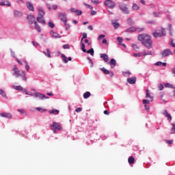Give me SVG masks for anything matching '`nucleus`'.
<instances>
[{
	"mask_svg": "<svg viewBox=\"0 0 175 175\" xmlns=\"http://www.w3.org/2000/svg\"><path fill=\"white\" fill-rule=\"evenodd\" d=\"M137 39L147 49H152V38L151 36L147 33H143L139 35Z\"/></svg>",
	"mask_w": 175,
	"mask_h": 175,
	"instance_id": "f257e3e1",
	"label": "nucleus"
},
{
	"mask_svg": "<svg viewBox=\"0 0 175 175\" xmlns=\"http://www.w3.org/2000/svg\"><path fill=\"white\" fill-rule=\"evenodd\" d=\"M14 73V76H16V77H22V79L24 80V81H27V77L25 76V71H20L18 70V68L15 66V67L12 69Z\"/></svg>",
	"mask_w": 175,
	"mask_h": 175,
	"instance_id": "f03ea898",
	"label": "nucleus"
},
{
	"mask_svg": "<svg viewBox=\"0 0 175 175\" xmlns=\"http://www.w3.org/2000/svg\"><path fill=\"white\" fill-rule=\"evenodd\" d=\"M39 10V14L37 17V21L38 23H40L41 24H46V21H44V18L43 17H44V11H43V8H38Z\"/></svg>",
	"mask_w": 175,
	"mask_h": 175,
	"instance_id": "7ed1b4c3",
	"label": "nucleus"
},
{
	"mask_svg": "<svg viewBox=\"0 0 175 175\" xmlns=\"http://www.w3.org/2000/svg\"><path fill=\"white\" fill-rule=\"evenodd\" d=\"M58 18L64 23L65 26H66V23L68 22V18H66V14L65 13L59 12L58 14Z\"/></svg>",
	"mask_w": 175,
	"mask_h": 175,
	"instance_id": "20e7f679",
	"label": "nucleus"
},
{
	"mask_svg": "<svg viewBox=\"0 0 175 175\" xmlns=\"http://www.w3.org/2000/svg\"><path fill=\"white\" fill-rule=\"evenodd\" d=\"M82 36L83 37L81 40V50H82V51H83V53H85V51H87V49H85V44H84V43H83V40H84V39H86L87 33H83Z\"/></svg>",
	"mask_w": 175,
	"mask_h": 175,
	"instance_id": "39448f33",
	"label": "nucleus"
},
{
	"mask_svg": "<svg viewBox=\"0 0 175 175\" xmlns=\"http://www.w3.org/2000/svg\"><path fill=\"white\" fill-rule=\"evenodd\" d=\"M51 128H55V129H57V131H62V126H61V124L53 122V124H50Z\"/></svg>",
	"mask_w": 175,
	"mask_h": 175,
	"instance_id": "423d86ee",
	"label": "nucleus"
},
{
	"mask_svg": "<svg viewBox=\"0 0 175 175\" xmlns=\"http://www.w3.org/2000/svg\"><path fill=\"white\" fill-rule=\"evenodd\" d=\"M119 8L124 14H129V10H128V7H126V5L121 4L120 5Z\"/></svg>",
	"mask_w": 175,
	"mask_h": 175,
	"instance_id": "0eeeda50",
	"label": "nucleus"
},
{
	"mask_svg": "<svg viewBox=\"0 0 175 175\" xmlns=\"http://www.w3.org/2000/svg\"><path fill=\"white\" fill-rule=\"evenodd\" d=\"M105 5L110 8L111 9H113L116 8V3L113 2L111 0H107L105 2Z\"/></svg>",
	"mask_w": 175,
	"mask_h": 175,
	"instance_id": "6e6552de",
	"label": "nucleus"
},
{
	"mask_svg": "<svg viewBox=\"0 0 175 175\" xmlns=\"http://www.w3.org/2000/svg\"><path fill=\"white\" fill-rule=\"evenodd\" d=\"M100 70H102V72H103L104 75H109V76L111 77H113V76H114V73H113L112 71H109V70H107L105 68H100Z\"/></svg>",
	"mask_w": 175,
	"mask_h": 175,
	"instance_id": "1a4fd4ad",
	"label": "nucleus"
},
{
	"mask_svg": "<svg viewBox=\"0 0 175 175\" xmlns=\"http://www.w3.org/2000/svg\"><path fill=\"white\" fill-rule=\"evenodd\" d=\"M161 54L163 57H165L172 55V51H170V49H165Z\"/></svg>",
	"mask_w": 175,
	"mask_h": 175,
	"instance_id": "9d476101",
	"label": "nucleus"
},
{
	"mask_svg": "<svg viewBox=\"0 0 175 175\" xmlns=\"http://www.w3.org/2000/svg\"><path fill=\"white\" fill-rule=\"evenodd\" d=\"M0 6H8V7H10V6H12V3H10V1H9L8 0H2L0 2Z\"/></svg>",
	"mask_w": 175,
	"mask_h": 175,
	"instance_id": "9b49d317",
	"label": "nucleus"
},
{
	"mask_svg": "<svg viewBox=\"0 0 175 175\" xmlns=\"http://www.w3.org/2000/svg\"><path fill=\"white\" fill-rule=\"evenodd\" d=\"M34 96L36 98H39V99H49V97L41 93H34Z\"/></svg>",
	"mask_w": 175,
	"mask_h": 175,
	"instance_id": "f8f14e48",
	"label": "nucleus"
},
{
	"mask_svg": "<svg viewBox=\"0 0 175 175\" xmlns=\"http://www.w3.org/2000/svg\"><path fill=\"white\" fill-rule=\"evenodd\" d=\"M0 116L4 118H12V113L6 112L0 113Z\"/></svg>",
	"mask_w": 175,
	"mask_h": 175,
	"instance_id": "ddd939ff",
	"label": "nucleus"
},
{
	"mask_svg": "<svg viewBox=\"0 0 175 175\" xmlns=\"http://www.w3.org/2000/svg\"><path fill=\"white\" fill-rule=\"evenodd\" d=\"M152 35L154 38H162V34L161 33L160 30H155L153 33Z\"/></svg>",
	"mask_w": 175,
	"mask_h": 175,
	"instance_id": "4468645a",
	"label": "nucleus"
},
{
	"mask_svg": "<svg viewBox=\"0 0 175 175\" xmlns=\"http://www.w3.org/2000/svg\"><path fill=\"white\" fill-rule=\"evenodd\" d=\"M27 20H28V23L30 25H32L33 23H35V16H32V15H29L27 16Z\"/></svg>",
	"mask_w": 175,
	"mask_h": 175,
	"instance_id": "2eb2a0df",
	"label": "nucleus"
},
{
	"mask_svg": "<svg viewBox=\"0 0 175 175\" xmlns=\"http://www.w3.org/2000/svg\"><path fill=\"white\" fill-rule=\"evenodd\" d=\"M100 57V58H103L105 62H109V56L106 53H101Z\"/></svg>",
	"mask_w": 175,
	"mask_h": 175,
	"instance_id": "dca6fc26",
	"label": "nucleus"
},
{
	"mask_svg": "<svg viewBox=\"0 0 175 175\" xmlns=\"http://www.w3.org/2000/svg\"><path fill=\"white\" fill-rule=\"evenodd\" d=\"M162 114L163 116H165V117H167V118H168L170 121H172V116H170V114L167 113V110L165 109L164 111H163Z\"/></svg>",
	"mask_w": 175,
	"mask_h": 175,
	"instance_id": "f3484780",
	"label": "nucleus"
},
{
	"mask_svg": "<svg viewBox=\"0 0 175 175\" xmlns=\"http://www.w3.org/2000/svg\"><path fill=\"white\" fill-rule=\"evenodd\" d=\"M146 98H148L150 100V102H152V100H154V97L150 94V90L148 89L146 90Z\"/></svg>",
	"mask_w": 175,
	"mask_h": 175,
	"instance_id": "a211bd4d",
	"label": "nucleus"
},
{
	"mask_svg": "<svg viewBox=\"0 0 175 175\" xmlns=\"http://www.w3.org/2000/svg\"><path fill=\"white\" fill-rule=\"evenodd\" d=\"M136 77H133L131 78L127 79V82H129V84H135L136 83Z\"/></svg>",
	"mask_w": 175,
	"mask_h": 175,
	"instance_id": "6ab92c4d",
	"label": "nucleus"
},
{
	"mask_svg": "<svg viewBox=\"0 0 175 175\" xmlns=\"http://www.w3.org/2000/svg\"><path fill=\"white\" fill-rule=\"evenodd\" d=\"M51 35L53 38H55V39H59L61 38V36L58 33H55L53 31H51Z\"/></svg>",
	"mask_w": 175,
	"mask_h": 175,
	"instance_id": "aec40b11",
	"label": "nucleus"
},
{
	"mask_svg": "<svg viewBox=\"0 0 175 175\" xmlns=\"http://www.w3.org/2000/svg\"><path fill=\"white\" fill-rule=\"evenodd\" d=\"M117 64V62H116V59H111L109 62V65L111 66V68H113Z\"/></svg>",
	"mask_w": 175,
	"mask_h": 175,
	"instance_id": "412c9836",
	"label": "nucleus"
},
{
	"mask_svg": "<svg viewBox=\"0 0 175 175\" xmlns=\"http://www.w3.org/2000/svg\"><path fill=\"white\" fill-rule=\"evenodd\" d=\"M14 16L16 17L17 18H18L19 17H21V16H23V13H21V12L17 11V10H15L14 12Z\"/></svg>",
	"mask_w": 175,
	"mask_h": 175,
	"instance_id": "4be33fe9",
	"label": "nucleus"
},
{
	"mask_svg": "<svg viewBox=\"0 0 175 175\" xmlns=\"http://www.w3.org/2000/svg\"><path fill=\"white\" fill-rule=\"evenodd\" d=\"M27 6L28 9H29L31 12H33L35 10L33 8V5H32V3L27 2Z\"/></svg>",
	"mask_w": 175,
	"mask_h": 175,
	"instance_id": "5701e85b",
	"label": "nucleus"
},
{
	"mask_svg": "<svg viewBox=\"0 0 175 175\" xmlns=\"http://www.w3.org/2000/svg\"><path fill=\"white\" fill-rule=\"evenodd\" d=\"M14 90H16V91H24V88L20 85H14L13 86Z\"/></svg>",
	"mask_w": 175,
	"mask_h": 175,
	"instance_id": "b1692460",
	"label": "nucleus"
},
{
	"mask_svg": "<svg viewBox=\"0 0 175 175\" xmlns=\"http://www.w3.org/2000/svg\"><path fill=\"white\" fill-rule=\"evenodd\" d=\"M128 162L130 165H133L135 163V158L133 157H130L128 159Z\"/></svg>",
	"mask_w": 175,
	"mask_h": 175,
	"instance_id": "393cba45",
	"label": "nucleus"
},
{
	"mask_svg": "<svg viewBox=\"0 0 175 175\" xmlns=\"http://www.w3.org/2000/svg\"><path fill=\"white\" fill-rule=\"evenodd\" d=\"M91 96V92H86L83 94V98L84 99H88Z\"/></svg>",
	"mask_w": 175,
	"mask_h": 175,
	"instance_id": "a878e982",
	"label": "nucleus"
},
{
	"mask_svg": "<svg viewBox=\"0 0 175 175\" xmlns=\"http://www.w3.org/2000/svg\"><path fill=\"white\" fill-rule=\"evenodd\" d=\"M34 27L38 32H41L40 26L38 25V22H34Z\"/></svg>",
	"mask_w": 175,
	"mask_h": 175,
	"instance_id": "bb28decb",
	"label": "nucleus"
},
{
	"mask_svg": "<svg viewBox=\"0 0 175 175\" xmlns=\"http://www.w3.org/2000/svg\"><path fill=\"white\" fill-rule=\"evenodd\" d=\"M50 114H59V111L58 109H53L49 111Z\"/></svg>",
	"mask_w": 175,
	"mask_h": 175,
	"instance_id": "cd10ccee",
	"label": "nucleus"
},
{
	"mask_svg": "<svg viewBox=\"0 0 175 175\" xmlns=\"http://www.w3.org/2000/svg\"><path fill=\"white\" fill-rule=\"evenodd\" d=\"M46 51H47V53H46V52H43V53H44L45 55H47L48 58H51V52L50 51V49H46Z\"/></svg>",
	"mask_w": 175,
	"mask_h": 175,
	"instance_id": "c85d7f7f",
	"label": "nucleus"
},
{
	"mask_svg": "<svg viewBox=\"0 0 175 175\" xmlns=\"http://www.w3.org/2000/svg\"><path fill=\"white\" fill-rule=\"evenodd\" d=\"M126 32H136V27H132L126 29Z\"/></svg>",
	"mask_w": 175,
	"mask_h": 175,
	"instance_id": "c756f323",
	"label": "nucleus"
},
{
	"mask_svg": "<svg viewBox=\"0 0 175 175\" xmlns=\"http://www.w3.org/2000/svg\"><path fill=\"white\" fill-rule=\"evenodd\" d=\"M112 25H113L115 29H117V28L120 27V23L115 22L114 21H112Z\"/></svg>",
	"mask_w": 175,
	"mask_h": 175,
	"instance_id": "7c9ffc66",
	"label": "nucleus"
},
{
	"mask_svg": "<svg viewBox=\"0 0 175 175\" xmlns=\"http://www.w3.org/2000/svg\"><path fill=\"white\" fill-rule=\"evenodd\" d=\"M62 58L65 64H68V57L65 55L62 54Z\"/></svg>",
	"mask_w": 175,
	"mask_h": 175,
	"instance_id": "2f4dec72",
	"label": "nucleus"
},
{
	"mask_svg": "<svg viewBox=\"0 0 175 175\" xmlns=\"http://www.w3.org/2000/svg\"><path fill=\"white\" fill-rule=\"evenodd\" d=\"M133 10H139V9H140V7H139V5H137V4L133 3Z\"/></svg>",
	"mask_w": 175,
	"mask_h": 175,
	"instance_id": "473e14b6",
	"label": "nucleus"
},
{
	"mask_svg": "<svg viewBox=\"0 0 175 175\" xmlns=\"http://www.w3.org/2000/svg\"><path fill=\"white\" fill-rule=\"evenodd\" d=\"M85 53H87L88 54H90V55H94V49H90L88 51H86Z\"/></svg>",
	"mask_w": 175,
	"mask_h": 175,
	"instance_id": "72a5a7b5",
	"label": "nucleus"
},
{
	"mask_svg": "<svg viewBox=\"0 0 175 175\" xmlns=\"http://www.w3.org/2000/svg\"><path fill=\"white\" fill-rule=\"evenodd\" d=\"M156 65L157 66H161V65H162L163 66H166V63H163V62H157L156 63Z\"/></svg>",
	"mask_w": 175,
	"mask_h": 175,
	"instance_id": "f704fd0d",
	"label": "nucleus"
},
{
	"mask_svg": "<svg viewBox=\"0 0 175 175\" xmlns=\"http://www.w3.org/2000/svg\"><path fill=\"white\" fill-rule=\"evenodd\" d=\"M172 127L171 129V135L173 133H175V124L172 123Z\"/></svg>",
	"mask_w": 175,
	"mask_h": 175,
	"instance_id": "c9c22d12",
	"label": "nucleus"
},
{
	"mask_svg": "<svg viewBox=\"0 0 175 175\" xmlns=\"http://www.w3.org/2000/svg\"><path fill=\"white\" fill-rule=\"evenodd\" d=\"M0 95H1V96H3V98H6V93L5 92V91H3L1 89H0Z\"/></svg>",
	"mask_w": 175,
	"mask_h": 175,
	"instance_id": "e433bc0d",
	"label": "nucleus"
},
{
	"mask_svg": "<svg viewBox=\"0 0 175 175\" xmlns=\"http://www.w3.org/2000/svg\"><path fill=\"white\" fill-rule=\"evenodd\" d=\"M87 59L89 61V64H91V68H92V66H94V62H92V59H91L90 57H88Z\"/></svg>",
	"mask_w": 175,
	"mask_h": 175,
	"instance_id": "4c0bfd02",
	"label": "nucleus"
},
{
	"mask_svg": "<svg viewBox=\"0 0 175 175\" xmlns=\"http://www.w3.org/2000/svg\"><path fill=\"white\" fill-rule=\"evenodd\" d=\"M75 13L77 16H81L83 14V12L79 10H75Z\"/></svg>",
	"mask_w": 175,
	"mask_h": 175,
	"instance_id": "58836bf2",
	"label": "nucleus"
},
{
	"mask_svg": "<svg viewBox=\"0 0 175 175\" xmlns=\"http://www.w3.org/2000/svg\"><path fill=\"white\" fill-rule=\"evenodd\" d=\"M133 50H135V51H137V50H139V46H137V44H133Z\"/></svg>",
	"mask_w": 175,
	"mask_h": 175,
	"instance_id": "ea45409f",
	"label": "nucleus"
},
{
	"mask_svg": "<svg viewBox=\"0 0 175 175\" xmlns=\"http://www.w3.org/2000/svg\"><path fill=\"white\" fill-rule=\"evenodd\" d=\"M161 36H166V31H165V29L161 28Z\"/></svg>",
	"mask_w": 175,
	"mask_h": 175,
	"instance_id": "a19ab883",
	"label": "nucleus"
},
{
	"mask_svg": "<svg viewBox=\"0 0 175 175\" xmlns=\"http://www.w3.org/2000/svg\"><path fill=\"white\" fill-rule=\"evenodd\" d=\"M144 105H150V102H151L150 100H143Z\"/></svg>",
	"mask_w": 175,
	"mask_h": 175,
	"instance_id": "79ce46f5",
	"label": "nucleus"
},
{
	"mask_svg": "<svg viewBox=\"0 0 175 175\" xmlns=\"http://www.w3.org/2000/svg\"><path fill=\"white\" fill-rule=\"evenodd\" d=\"M165 87H166V88H173V85L170 83H165Z\"/></svg>",
	"mask_w": 175,
	"mask_h": 175,
	"instance_id": "37998d69",
	"label": "nucleus"
},
{
	"mask_svg": "<svg viewBox=\"0 0 175 175\" xmlns=\"http://www.w3.org/2000/svg\"><path fill=\"white\" fill-rule=\"evenodd\" d=\"M169 29H170V36H173V31H172V25H169Z\"/></svg>",
	"mask_w": 175,
	"mask_h": 175,
	"instance_id": "c03bdc74",
	"label": "nucleus"
},
{
	"mask_svg": "<svg viewBox=\"0 0 175 175\" xmlns=\"http://www.w3.org/2000/svg\"><path fill=\"white\" fill-rule=\"evenodd\" d=\"M158 88H159V91H163V88H165V87L163 86V85L159 84L158 85Z\"/></svg>",
	"mask_w": 175,
	"mask_h": 175,
	"instance_id": "a18cd8bd",
	"label": "nucleus"
},
{
	"mask_svg": "<svg viewBox=\"0 0 175 175\" xmlns=\"http://www.w3.org/2000/svg\"><path fill=\"white\" fill-rule=\"evenodd\" d=\"M36 110H38V111H41V113H43V111H47V110L43 109H42L40 107H37Z\"/></svg>",
	"mask_w": 175,
	"mask_h": 175,
	"instance_id": "49530a36",
	"label": "nucleus"
},
{
	"mask_svg": "<svg viewBox=\"0 0 175 175\" xmlns=\"http://www.w3.org/2000/svg\"><path fill=\"white\" fill-rule=\"evenodd\" d=\"M49 27H50V28H54L55 27V25L53 22H49V24H48Z\"/></svg>",
	"mask_w": 175,
	"mask_h": 175,
	"instance_id": "de8ad7c7",
	"label": "nucleus"
},
{
	"mask_svg": "<svg viewBox=\"0 0 175 175\" xmlns=\"http://www.w3.org/2000/svg\"><path fill=\"white\" fill-rule=\"evenodd\" d=\"M136 31L137 32H143V31H144V28L137 27V28H136Z\"/></svg>",
	"mask_w": 175,
	"mask_h": 175,
	"instance_id": "09e8293b",
	"label": "nucleus"
},
{
	"mask_svg": "<svg viewBox=\"0 0 175 175\" xmlns=\"http://www.w3.org/2000/svg\"><path fill=\"white\" fill-rule=\"evenodd\" d=\"M117 40L119 42V44H121V43H122V38L118 37Z\"/></svg>",
	"mask_w": 175,
	"mask_h": 175,
	"instance_id": "8fccbe9b",
	"label": "nucleus"
},
{
	"mask_svg": "<svg viewBox=\"0 0 175 175\" xmlns=\"http://www.w3.org/2000/svg\"><path fill=\"white\" fill-rule=\"evenodd\" d=\"M123 75L126 77H128V76H129L131 75V72H123Z\"/></svg>",
	"mask_w": 175,
	"mask_h": 175,
	"instance_id": "3c124183",
	"label": "nucleus"
},
{
	"mask_svg": "<svg viewBox=\"0 0 175 175\" xmlns=\"http://www.w3.org/2000/svg\"><path fill=\"white\" fill-rule=\"evenodd\" d=\"M144 55V57H146V55H152V52L149 51L148 53H145Z\"/></svg>",
	"mask_w": 175,
	"mask_h": 175,
	"instance_id": "603ef678",
	"label": "nucleus"
},
{
	"mask_svg": "<svg viewBox=\"0 0 175 175\" xmlns=\"http://www.w3.org/2000/svg\"><path fill=\"white\" fill-rule=\"evenodd\" d=\"M99 0H92V3H94V5H98V3H99L98 2Z\"/></svg>",
	"mask_w": 175,
	"mask_h": 175,
	"instance_id": "864d4df0",
	"label": "nucleus"
},
{
	"mask_svg": "<svg viewBox=\"0 0 175 175\" xmlns=\"http://www.w3.org/2000/svg\"><path fill=\"white\" fill-rule=\"evenodd\" d=\"M103 38H105V35H100L98 38V40H101V39H103Z\"/></svg>",
	"mask_w": 175,
	"mask_h": 175,
	"instance_id": "5fc2aeb1",
	"label": "nucleus"
},
{
	"mask_svg": "<svg viewBox=\"0 0 175 175\" xmlns=\"http://www.w3.org/2000/svg\"><path fill=\"white\" fill-rule=\"evenodd\" d=\"M25 68L27 70V72H29V65H28V63H26Z\"/></svg>",
	"mask_w": 175,
	"mask_h": 175,
	"instance_id": "6e6d98bb",
	"label": "nucleus"
},
{
	"mask_svg": "<svg viewBox=\"0 0 175 175\" xmlns=\"http://www.w3.org/2000/svg\"><path fill=\"white\" fill-rule=\"evenodd\" d=\"M63 48H64V49H70L69 44H64V45L63 46Z\"/></svg>",
	"mask_w": 175,
	"mask_h": 175,
	"instance_id": "4d7b16f0",
	"label": "nucleus"
},
{
	"mask_svg": "<svg viewBox=\"0 0 175 175\" xmlns=\"http://www.w3.org/2000/svg\"><path fill=\"white\" fill-rule=\"evenodd\" d=\"M134 57H142V53H134Z\"/></svg>",
	"mask_w": 175,
	"mask_h": 175,
	"instance_id": "13d9d810",
	"label": "nucleus"
},
{
	"mask_svg": "<svg viewBox=\"0 0 175 175\" xmlns=\"http://www.w3.org/2000/svg\"><path fill=\"white\" fill-rule=\"evenodd\" d=\"M81 110H82L81 108L78 107V108L76 109L75 111H76L77 113H80V111H81Z\"/></svg>",
	"mask_w": 175,
	"mask_h": 175,
	"instance_id": "bf43d9fd",
	"label": "nucleus"
},
{
	"mask_svg": "<svg viewBox=\"0 0 175 175\" xmlns=\"http://www.w3.org/2000/svg\"><path fill=\"white\" fill-rule=\"evenodd\" d=\"M11 55L12 57H14V58H16V53H14V52L12 51H11Z\"/></svg>",
	"mask_w": 175,
	"mask_h": 175,
	"instance_id": "052dcab7",
	"label": "nucleus"
},
{
	"mask_svg": "<svg viewBox=\"0 0 175 175\" xmlns=\"http://www.w3.org/2000/svg\"><path fill=\"white\" fill-rule=\"evenodd\" d=\"M87 8H88V9H90L91 10H92L93 8L91 5L89 4H86Z\"/></svg>",
	"mask_w": 175,
	"mask_h": 175,
	"instance_id": "680f3d73",
	"label": "nucleus"
},
{
	"mask_svg": "<svg viewBox=\"0 0 175 175\" xmlns=\"http://www.w3.org/2000/svg\"><path fill=\"white\" fill-rule=\"evenodd\" d=\"M16 62H18V64H19V65H23V62H21L20 61V59H18V58H16Z\"/></svg>",
	"mask_w": 175,
	"mask_h": 175,
	"instance_id": "e2e57ef3",
	"label": "nucleus"
},
{
	"mask_svg": "<svg viewBox=\"0 0 175 175\" xmlns=\"http://www.w3.org/2000/svg\"><path fill=\"white\" fill-rule=\"evenodd\" d=\"M144 107H145L146 110H148V111L150 110V106L149 105H145Z\"/></svg>",
	"mask_w": 175,
	"mask_h": 175,
	"instance_id": "0e129e2a",
	"label": "nucleus"
},
{
	"mask_svg": "<svg viewBox=\"0 0 175 175\" xmlns=\"http://www.w3.org/2000/svg\"><path fill=\"white\" fill-rule=\"evenodd\" d=\"M84 42L88 44V46H90V44H91L90 43L88 42V39H85L84 40Z\"/></svg>",
	"mask_w": 175,
	"mask_h": 175,
	"instance_id": "69168bd1",
	"label": "nucleus"
},
{
	"mask_svg": "<svg viewBox=\"0 0 175 175\" xmlns=\"http://www.w3.org/2000/svg\"><path fill=\"white\" fill-rule=\"evenodd\" d=\"M90 14H92V16H95V14H96V12L95 11H91Z\"/></svg>",
	"mask_w": 175,
	"mask_h": 175,
	"instance_id": "338daca9",
	"label": "nucleus"
},
{
	"mask_svg": "<svg viewBox=\"0 0 175 175\" xmlns=\"http://www.w3.org/2000/svg\"><path fill=\"white\" fill-rule=\"evenodd\" d=\"M171 44H172V47L175 48V44H174V42H173V40H171Z\"/></svg>",
	"mask_w": 175,
	"mask_h": 175,
	"instance_id": "774afa93",
	"label": "nucleus"
}]
</instances>
